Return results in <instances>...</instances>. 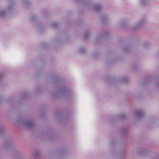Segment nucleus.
<instances>
[{
    "mask_svg": "<svg viewBox=\"0 0 159 159\" xmlns=\"http://www.w3.org/2000/svg\"><path fill=\"white\" fill-rule=\"evenodd\" d=\"M90 35V33L89 32H87L84 34V37L85 38L87 39L88 38Z\"/></svg>",
    "mask_w": 159,
    "mask_h": 159,
    "instance_id": "9",
    "label": "nucleus"
},
{
    "mask_svg": "<svg viewBox=\"0 0 159 159\" xmlns=\"http://www.w3.org/2000/svg\"><path fill=\"white\" fill-rule=\"evenodd\" d=\"M58 24L56 23H53L51 24V26L52 27H55L57 26Z\"/></svg>",
    "mask_w": 159,
    "mask_h": 159,
    "instance_id": "8",
    "label": "nucleus"
},
{
    "mask_svg": "<svg viewBox=\"0 0 159 159\" xmlns=\"http://www.w3.org/2000/svg\"><path fill=\"white\" fill-rule=\"evenodd\" d=\"M101 19H102V23L104 24H106V20H107V18L105 16H103L102 17Z\"/></svg>",
    "mask_w": 159,
    "mask_h": 159,
    "instance_id": "5",
    "label": "nucleus"
},
{
    "mask_svg": "<svg viewBox=\"0 0 159 159\" xmlns=\"http://www.w3.org/2000/svg\"><path fill=\"white\" fill-rule=\"evenodd\" d=\"M129 47H127L125 48V51H128L129 50Z\"/></svg>",
    "mask_w": 159,
    "mask_h": 159,
    "instance_id": "19",
    "label": "nucleus"
},
{
    "mask_svg": "<svg viewBox=\"0 0 159 159\" xmlns=\"http://www.w3.org/2000/svg\"><path fill=\"white\" fill-rule=\"evenodd\" d=\"M23 2L25 5H27L30 4V2L28 1V0H24Z\"/></svg>",
    "mask_w": 159,
    "mask_h": 159,
    "instance_id": "11",
    "label": "nucleus"
},
{
    "mask_svg": "<svg viewBox=\"0 0 159 159\" xmlns=\"http://www.w3.org/2000/svg\"><path fill=\"white\" fill-rule=\"evenodd\" d=\"M20 123L22 126L28 129L32 128L34 126V123L30 120H22Z\"/></svg>",
    "mask_w": 159,
    "mask_h": 159,
    "instance_id": "1",
    "label": "nucleus"
},
{
    "mask_svg": "<svg viewBox=\"0 0 159 159\" xmlns=\"http://www.w3.org/2000/svg\"><path fill=\"white\" fill-rule=\"evenodd\" d=\"M147 152V150L145 149H142L141 150V153H143L146 152Z\"/></svg>",
    "mask_w": 159,
    "mask_h": 159,
    "instance_id": "18",
    "label": "nucleus"
},
{
    "mask_svg": "<svg viewBox=\"0 0 159 159\" xmlns=\"http://www.w3.org/2000/svg\"><path fill=\"white\" fill-rule=\"evenodd\" d=\"M143 23V22H140V23L139 24H142V23Z\"/></svg>",
    "mask_w": 159,
    "mask_h": 159,
    "instance_id": "23",
    "label": "nucleus"
},
{
    "mask_svg": "<svg viewBox=\"0 0 159 159\" xmlns=\"http://www.w3.org/2000/svg\"><path fill=\"white\" fill-rule=\"evenodd\" d=\"M5 14V11H0V16H3Z\"/></svg>",
    "mask_w": 159,
    "mask_h": 159,
    "instance_id": "13",
    "label": "nucleus"
},
{
    "mask_svg": "<svg viewBox=\"0 0 159 159\" xmlns=\"http://www.w3.org/2000/svg\"><path fill=\"white\" fill-rule=\"evenodd\" d=\"M31 20H34V19H33V18H31Z\"/></svg>",
    "mask_w": 159,
    "mask_h": 159,
    "instance_id": "27",
    "label": "nucleus"
},
{
    "mask_svg": "<svg viewBox=\"0 0 159 159\" xmlns=\"http://www.w3.org/2000/svg\"><path fill=\"white\" fill-rule=\"evenodd\" d=\"M119 81L122 83H127L128 81V79L127 77L122 78L119 80Z\"/></svg>",
    "mask_w": 159,
    "mask_h": 159,
    "instance_id": "4",
    "label": "nucleus"
},
{
    "mask_svg": "<svg viewBox=\"0 0 159 159\" xmlns=\"http://www.w3.org/2000/svg\"><path fill=\"white\" fill-rule=\"evenodd\" d=\"M104 35L103 36H101V37L102 38H105L108 35V33L107 32H105L104 33Z\"/></svg>",
    "mask_w": 159,
    "mask_h": 159,
    "instance_id": "16",
    "label": "nucleus"
},
{
    "mask_svg": "<svg viewBox=\"0 0 159 159\" xmlns=\"http://www.w3.org/2000/svg\"><path fill=\"white\" fill-rule=\"evenodd\" d=\"M3 75V74L2 73H0V80L2 78Z\"/></svg>",
    "mask_w": 159,
    "mask_h": 159,
    "instance_id": "20",
    "label": "nucleus"
},
{
    "mask_svg": "<svg viewBox=\"0 0 159 159\" xmlns=\"http://www.w3.org/2000/svg\"><path fill=\"white\" fill-rule=\"evenodd\" d=\"M135 116L139 118H142L144 116L143 112L140 110H137L135 112Z\"/></svg>",
    "mask_w": 159,
    "mask_h": 159,
    "instance_id": "2",
    "label": "nucleus"
},
{
    "mask_svg": "<svg viewBox=\"0 0 159 159\" xmlns=\"http://www.w3.org/2000/svg\"><path fill=\"white\" fill-rule=\"evenodd\" d=\"M159 159V158H154V159Z\"/></svg>",
    "mask_w": 159,
    "mask_h": 159,
    "instance_id": "26",
    "label": "nucleus"
},
{
    "mask_svg": "<svg viewBox=\"0 0 159 159\" xmlns=\"http://www.w3.org/2000/svg\"><path fill=\"white\" fill-rule=\"evenodd\" d=\"M12 144V143L11 142H9L8 143L5 144V147H7L10 146Z\"/></svg>",
    "mask_w": 159,
    "mask_h": 159,
    "instance_id": "14",
    "label": "nucleus"
},
{
    "mask_svg": "<svg viewBox=\"0 0 159 159\" xmlns=\"http://www.w3.org/2000/svg\"><path fill=\"white\" fill-rule=\"evenodd\" d=\"M86 50L83 48H81L79 49V52L82 53H83Z\"/></svg>",
    "mask_w": 159,
    "mask_h": 159,
    "instance_id": "10",
    "label": "nucleus"
},
{
    "mask_svg": "<svg viewBox=\"0 0 159 159\" xmlns=\"http://www.w3.org/2000/svg\"><path fill=\"white\" fill-rule=\"evenodd\" d=\"M146 0H141V2L142 4L143 5H146Z\"/></svg>",
    "mask_w": 159,
    "mask_h": 159,
    "instance_id": "12",
    "label": "nucleus"
},
{
    "mask_svg": "<svg viewBox=\"0 0 159 159\" xmlns=\"http://www.w3.org/2000/svg\"><path fill=\"white\" fill-rule=\"evenodd\" d=\"M122 134L123 135L127 132V130L126 129L124 128L121 130Z\"/></svg>",
    "mask_w": 159,
    "mask_h": 159,
    "instance_id": "7",
    "label": "nucleus"
},
{
    "mask_svg": "<svg viewBox=\"0 0 159 159\" xmlns=\"http://www.w3.org/2000/svg\"><path fill=\"white\" fill-rule=\"evenodd\" d=\"M157 86L158 88H159V83H157Z\"/></svg>",
    "mask_w": 159,
    "mask_h": 159,
    "instance_id": "21",
    "label": "nucleus"
},
{
    "mask_svg": "<svg viewBox=\"0 0 159 159\" xmlns=\"http://www.w3.org/2000/svg\"><path fill=\"white\" fill-rule=\"evenodd\" d=\"M8 9L9 10H10V9H11L10 8V7H8Z\"/></svg>",
    "mask_w": 159,
    "mask_h": 159,
    "instance_id": "24",
    "label": "nucleus"
},
{
    "mask_svg": "<svg viewBox=\"0 0 159 159\" xmlns=\"http://www.w3.org/2000/svg\"><path fill=\"white\" fill-rule=\"evenodd\" d=\"M76 0L77 1H80V2H82V0Z\"/></svg>",
    "mask_w": 159,
    "mask_h": 159,
    "instance_id": "22",
    "label": "nucleus"
},
{
    "mask_svg": "<svg viewBox=\"0 0 159 159\" xmlns=\"http://www.w3.org/2000/svg\"><path fill=\"white\" fill-rule=\"evenodd\" d=\"M126 116L125 114H123L120 115V117L122 119L125 118Z\"/></svg>",
    "mask_w": 159,
    "mask_h": 159,
    "instance_id": "15",
    "label": "nucleus"
},
{
    "mask_svg": "<svg viewBox=\"0 0 159 159\" xmlns=\"http://www.w3.org/2000/svg\"><path fill=\"white\" fill-rule=\"evenodd\" d=\"M94 8L96 11H99L102 9V7L100 5L96 4L95 5Z\"/></svg>",
    "mask_w": 159,
    "mask_h": 159,
    "instance_id": "3",
    "label": "nucleus"
},
{
    "mask_svg": "<svg viewBox=\"0 0 159 159\" xmlns=\"http://www.w3.org/2000/svg\"><path fill=\"white\" fill-rule=\"evenodd\" d=\"M4 130V127L2 125L0 126V134H2Z\"/></svg>",
    "mask_w": 159,
    "mask_h": 159,
    "instance_id": "6",
    "label": "nucleus"
},
{
    "mask_svg": "<svg viewBox=\"0 0 159 159\" xmlns=\"http://www.w3.org/2000/svg\"><path fill=\"white\" fill-rule=\"evenodd\" d=\"M139 27H140V26H138V27H137L136 29H137V28H139Z\"/></svg>",
    "mask_w": 159,
    "mask_h": 159,
    "instance_id": "25",
    "label": "nucleus"
},
{
    "mask_svg": "<svg viewBox=\"0 0 159 159\" xmlns=\"http://www.w3.org/2000/svg\"><path fill=\"white\" fill-rule=\"evenodd\" d=\"M39 154L38 152H35V156L36 158H38L39 157Z\"/></svg>",
    "mask_w": 159,
    "mask_h": 159,
    "instance_id": "17",
    "label": "nucleus"
}]
</instances>
